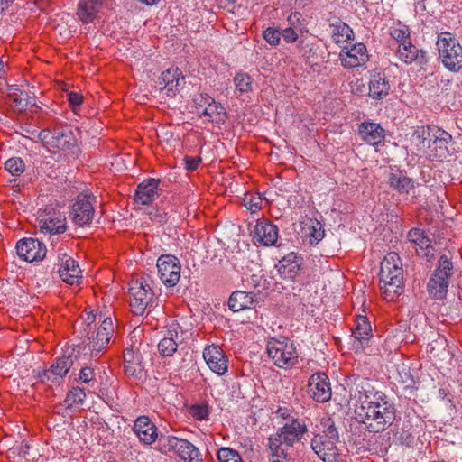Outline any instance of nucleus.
I'll use <instances>...</instances> for the list:
<instances>
[{"instance_id":"f257e3e1","label":"nucleus","mask_w":462,"mask_h":462,"mask_svg":"<svg viewBox=\"0 0 462 462\" xmlns=\"http://www.w3.org/2000/svg\"><path fill=\"white\" fill-rule=\"evenodd\" d=\"M350 396L355 402L357 416L370 432L384 431L393 423L396 413L394 404L385 393L375 390L368 379L355 377Z\"/></svg>"},{"instance_id":"f03ea898","label":"nucleus","mask_w":462,"mask_h":462,"mask_svg":"<svg viewBox=\"0 0 462 462\" xmlns=\"http://www.w3.org/2000/svg\"><path fill=\"white\" fill-rule=\"evenodd\" d=\"M452 135L437 126L418 127L411 135L416 150L430 160H443L450 155Z\"/></svg>"},{"instance_id":"7ed1b4c3","label":"nucleus","mask_w":462,"mask_h":462,"mask_svg":"<svg viewBox=\"0 0 462 462\" xmlns=\"http://www.w3.org/2000/svg\"><path fill=\"white\" fill-rule=\"evenodd\" d=\"M402 263L398 254H387L381 263L379 273L380 290L383 299L393 301L402 292Z\"/></svg>"},{"instance_id":"20e7f679","label":"nucleus","mask_w":462,"mask_h":462,"mask_svg":"<svg viewBox=\"0 0 462 462\" xmlns=\"http://www.w3.org/2000/svg\"><path fill=\"white\" fill-rule=\"evenodd\" d=\"M320 430L311 439V448L324 462H333L337 454L336 443L339 439L334 422L328 417L320 420Z\"/></svg>"},{"instance_id":"39448f33","label":"nucleus","mask_w":462,"mask_h":462,"mask_svg":"<svg viewBox=\"0 0 462 462\" xmlns=\"http://www.w3.org/2000/svg\"><path fill=\"white\" fill-rule=\"evenodd\" d=\"M269 358L280 368H288L298 361V352L293 342L285 337H272L266 343Z\"/></svg>"},{"instance_id":"423d86ee","label":"nucleus","mask_w":462,"mask_h":462,"mask_svg":"<svg viewBox=\"0 0 462 462\" xmlns=\"http://www.w3.org/2000/svg\"><path fill=\"white\" fill-rule=\"evenodd\" d=\"M439 59L444 67L452 72L462 69V46L449 32H442L437 41Z\"/></svg>"},{"instance_id":"0eeeda50","label":"nucleus","mask_w":462,"mask_h":462,"mask_svg":"<svg viewBox=\"0 0 462 462\" xmlns=\"http://www.w3.org/2000/svg\"><path fill=\"white\" fill-rule=\"evenodd\" d=\"M38 136L48 149H57L71 156H76L79 152L78 141L68 127L57 128L52 132L43 129Z\"/></svg>"},{"instance_id":"6e6552de","label":"nucleus","mask_w":462,"mask_h":462,"mask_svg":"<svg viewBox=\"0 0 462 462\" xmlns=\"http://www.w3.org/2000/svg\"><path fill=\"white\" fill-rule=\"evenodd\" d=\"M158 448L162 454L173 453L185 462H203L199 450L189 441L175 436H161Z\"/></svg>"},{"instance_id":"1a4fd4ad","label":"nucleus","mask_w":462,"mask_h":462,"mask_svg":"<svg viewBox=\"0 0 462 462\" xmlns=\"http://www.w3.org/2000/svg\"><path fill=\"white\" fill-rule=\"evenodd\" d=\"M78 353L75 347L69 346L64 350L61 356L58 357L49 369L39 370L37 377L45 383H58L68 374L78 359Z\"/></svg>"},{"instance_id":"9d476101","label":"nucleus","mask_w":462,"mask_h":462,"mask_svg":"<svg viewBox=\"0 0 462 462\" xmlns=\"http://www.w3.org/2000/svg\"><path fill=\"white\" fill-rule=\"evenodd\" d=\"M452 270L453 263L448 257L447 255L440 256L438 266L427 284L428 292L431 298L442 300L446 297Z\"/></svg>"},{"instance_id":"9b49d317","label":"nucleus","mask_w":462,"mask_h":462,"mask_svg":"<svg viewBox=\"0 0 462 462\" xmlns=\"http://www.w3.org/2000/svg\"><path fill=\"white\" fill-rule=\"evenodd\" d=\"M151 282L149 276H142L130 283V306L134 315H143L153 298Z\"/></svg>"},{"instance_id":"f8f14e48","label":"nucleus","mask_w":462,"mask_h":462,"mask_svg":"<svg viewBox=\"0 0 462 462\" xmlns=\"http://www.w3.org/2000/svg\"><path fill=\"white\" fill-rule=\"evenodd\" d=\"M197 114L207 121L217 125L226 122V112L225 107L206 93H200L193 98Z\"/></svg>"},{"instance_id":"ddd939ff","label":"nucleus","mask_w":462,"mask_h":462,"mask_svg":"<svg viewBox=\"0 0 462 462\" xmlns=\"http://www.w3.org/2000/svg\"><path fill=\"white\" fill-rule=\"evenodd\" d=\"M114 334L111 318H106L101 325L95 330L88 331L84 345V350L91 356H97L108 345Z\"/></svg>"},{"instance_id":"4468645a","label":"nucleus","mask_w":462,"mask_h":462,"mask_svg":"<svg viewBox=\"0 0 462 462\" xmlns=\"http://www.w3.org/2000/svg\"><path fill=\"white\" fill-rule=\"evenodd\" d=\"M96 198L91 194L80 193L70 208V218L79 226H89L95 216Z\"/></svg>"},{"instance_id":"2eb2a0df","label":"nucleus","mask_w":462,"mask_h":462,"mask_svg":"<svg viewBox=\"0 0 462 462\" xmlns=\"http://www.w3.org/2000/svg\"><path fill=\"white\" fill-rule=\"evenodd\" d=\"M158 276L167 287L175 286L180 278L181 264L180 260L172 254H163L157 259Z\"/></svg>"},{"instance_id":"dca6fc26","label":"nucleus","mask_w":462,"mask_h":462,"mask_svg":"<svg viewBox=\"0 0 462 462\" xmlns=\"http://www.w3.org/2000/svg\"><path fill=\"white\" fill-rule=\"evenodd\" d=\"M157 84L161 93L173 97L183 88L185 78L179 68L172 67L162 73Z\"/></svg>"},{"instance_id":"f3484780","label":"nucleus","mask_w":462,"mask_h":462,"mask_svg":"<svg viewBox=\"0 0 462 462\" xmlns=\"http://www.w3.org/2000/svg\"><path fill=\"white\" fill-rule=\"evenodd\" d=\"M341 65L347 69L364 66L369 60L366 46L364 43H356L342 47L339 53Z\"/></svg>"},{"instance_id":"a211bd4d","label":"nucleus","mask_w":462,"mask_h":462,"mask_svg":"<svg viewBox=\"0 0 462 462\" xmlns=\"http://www.w3.org/2000/svg\"><path fill=\"white\" fill-rule=\"evenodd\" d=\"M17 255L25 262L42 260L46 254V248L43 243L35 238H23L17 242Z\"/></svg>"},{"instance_id":"6ab92c4d","label":"nucleus","mask_w":462,"mask_h":462,"mask_svg":"<svg viewBox=\"0 0 462 462\" xmlns=\"http://www.w3.org/2000/svg\"><path fill=\"white\" fill-rule=\"evenodd\" d=\"M38 227L43 235L62 234L67 229L66 217L60 212H45L39 217Z\"/></svg>"},{"instance_id":"aec40b11","label":"nucleus","mask_w":462,"mask_h":462,"mask_svg":"<svg viewBox=\"0 0 462 462\" xmlns=\"http://www.w3.org/2000/svg\"><path fill=\"white\" fill-rule=\"evenodd\" d=\"M308 394L319 402H325L331 398L328 377L324 373H316L309 379Z\"/></svg>"},{"instance_id":"412c9836","label":"nucleus","mask_w":462,"mask_h":462,"mask_svg":"<svg viewBox=\"0 0 462 462\" xmlns=\"http://www.w3.org/2000/svg\"><path fill=\"white\" fill-rule=\"evenodd\" d=\"M203 358L208 368L217 375H223L227 372V357L220 346L217 345L206 346Z\"/></svg>"},{"instance_id":"4be33fe9","label":"nucleus","mask_w":462,"mask_h":462,"mask_svg":"<svg viewBox=\"0 0 462 462\" xmlns=\"http://www.w3.org/2000/svg\"><path fill=\"white\" fill-rule=\"evenodd\" d=\"M133 430L139 441L145 446L152 445L159 438L157 427L149 417L144 415L139 416L134 420Z\"/></svg>"},{"instance_id":"5701e85b","label":"nucleus","mask_w":462,"mask_h":462,"mask_svg":"<svg viewBox=\"0 0 462 462\" xmlns=\"http://www.w3.org/2000/svg\"><path fill=\"white\" fill-rule=\"evenodd\" d=\"M59 275L68 284H78L82 278L81 270L76 261L66 254L59 255Z\"/></svg>"},{"instance_id":"b1692460","label":"nucleus","mask_w":462,"mask_h":462,"mask_svg":"<svg viewBox=\"0 0 462 462\" xmlns=\"http://www.w3.org/2000/svg\"><path fill=\"white\" fill-rule=\"evenodd\" d=\"M301 264L302 258L296 253L291 252L279 261L276 268L281 278L292 281L298 275Z\"/></svg>"},{"instance_id":"393cba45","label":"nucleus","mask_w":462,"mask_h":462,"mask_svg":"<svg viewBox=\"0 0 462 462\" xmlns=\"http://www.w3.org/2000/svg\"><path fill=\"white\" fill-rule=\"evenodd\" d=\"M395 55L400 61L408 65L425 62V51L420 50L411 41L397 45Z\"/></svg>"},{"instance_id":"a878e982","label":"nucleus","mask_w":462,"mask_h":462,"mask_svg":"<svg viewBox=\"0 0 462 462\" xmlns=\"http://www.w3.org/2000/svg\"><path fill=\"white\" fill-rule=\"evenodd\" d=\"M254 239L263 246L273 245L278 239V228L267 221H258L254 230Z\"/></svg>"},{"instance_id":"bb28decb","label":"nucleus","mask_w":462,"mask_h":462,"mask_svg":"<svg viewBox=\"0 0 462 462\" xmlns=\"http://www.w3.org/2000/svg\"><path fill=\"white\" fill-rule=\"evenodd\" d=\"M306 430L307 428L303 421L293 420L281 428L276 434L285 442V445L291 447L300 440Z\"/></svg>"},{"instance_id":"cd10ccee","label":"nucleus","mask_w":462,"mask_h":462,"mask_svg":"<svg viewBox=\"0 0 462 462\" xmlns=\"http://www.w3.org/2000/svg\"><path fill=\"white\" fill-rule=\"evenodd\" d=\"M358 134L361 139L370 145L381 143L385 137V130L380 124L368 121L361 123Z\"/></svg>"},{"instance_id":"c85d7f7f","label":"nucleus","mask_w":462,"mask_h":462,"mask_svg":"<svg viewBox=\"0 0 462 462\" xmlns=\"http://www.w3.org/2000/svg\"><path fill=\"white\" fill-rule=\"evenodd\" d=\"M104 5V0H79L77 15L85 24L93 23Z\"/></svg>"},{"instance_id":"c756f323","label":"nucleus","mask_w":462,"mask_h":462,"mask_svg":"<svg viewBox=\"0 0 462 462\" xmlns=\"http://www.w3.org/2000/svg\"><path fill=\"white\" fill-rule=\"evenodd\" d=\"M159 180L149 179L141 182L135 190L134 199L142 205H148L158 198Z\"/></svg>"},{"instance_id":"7c9ffc66","label":"nucleus","mask_w":462,"mask_h":462,"mask_svg":"<svg viewBox=\"0 0 462 462\" xmlns=\"http://www.w3.org/2000/svg\"><path fill=\"white\" fill-rule=\"evenodd\" d=\"M408 240L414 245L418 255L421 257H430L432 255V247L430 240L425 236L424 231L420 228H413L408 233Z\"/></svg>"},{"instance_id":"2f4dec72","label":"nucleus","mask_w":462,"mask_h":462,"mask_svg":"<svg viewBox=\"0 0 462 462\" xmlns=\"http://www.w3.org/2000/svg\"><path fill=\"white\" fill-rule=\"evenodd\" d=\"M125 373L127 376L141 379L143 375V365L141 356L133 349L127 348L124 353Z\"/></svg>"},{"instance_id":"473e14b6","label":"nucleus","mask_w":462,"mask_h":462,"mask_svg":"<svg viewBox=\"0 0 462 462\" xmlns=\"http://www.w3.org/2000/svg\"><path fill=\"white\" fill-rule=\"evenodd\" d=\"M178 329L179 325L177 323L172 322L169 325V328L167 330V336H165L159 343H158V351L163 356H171L177 350L178 347Z\"/></svg>"},{"instance_id":"72a5a7b5","label":"nucleus","mask_w":462,"mask_h":462,"mask_svg":"<svg viewBox=\"0 0 462 462\" xmlns=\"http://www.w3.org/2000/svg\"><path fill=\"white\" fill-rule=\"evenodd\" d=\"M303 236L309 238L310 245H317L325 236L321 222L316 218H306L301 222Z\"/></svg>"},{"instance_id":"f704fd0d","label":"nucleus","mask_w":462,"mask_h":462,"mask_svg":"<svg viewBox=\"0 0 462 462\" xmlns=\"http://www.w3.org/2000/svg\"><path fill=\"white\" fill-rule=\"evenodd\" d=\"M372 332L371 325L365 316L359 315L356 318V327L353 330V346L357 350L370 338Z\"/></svg>"},{"instance_id":"c9c22d12","label":"nucleus","mask_w":462,"mask_h":462,"mask_svg":"<svg viewBox=\"0 0 462 462\" xmlns=\"http://www.w3.org/2000/svg\"><path fill=\"white\" fill-rule=\"evenodd\" d=\"M390 84L383 73L371 76L369 82V96L374 99H382L389 94Z\"/></svg>"},{"instance_id":"e433bc0d","label":"nucleus","mask_w":462,"mask_h":462,"mask_svg":"<svg viewBox=\"0 0 462 462\" xmlns=\"http://www.w3.org/2000/svg\"><path fill=\"white\" fill-rule=\"evenodd\" d=\"M254 305V295L243 291L233 292L228 300L229 309L234 312H238L245 309H250Z\"/></svg>"},{"instance_id":"4c0bfd02","label":"nucleus","mask_w":462,"mask_h":462,"mask_svg":"<svg viewBox=\"0 0 462 462\" xmlns=\"http://www.w3.org/2000/svg\"><path fill=\"white\" fill-rule=\"evenodd\" d=\"M269 451L272 462H287V448L290 446L279 438L278 434L270 436Z\"/></svg>"},{"instance_id":"58836bf2","label":"nucleus","mask_w":462,"mask_h":462,"mask_svg":"<svg viewBox=\"0 0 462 462\" xmlns=\"http://www.w3.org/2000/svg\"><path fill=\"white\" fill-rule=\"evenodd\" d=\"M330 27L331 37L337 44L347 43L354 39L353 30L346 23L338 21L332 23Z\"/></svg>"},{"instance_id":"ea45409f","label":"nucleus","mask_w":462,"mask_h":462,"mask_svg":"<svg viewBox=\"0 0 462 462\" xmlns=\"http://www.w3.org/2000/svg\"><path fill=\"white\" fill-rule=\"evenodd\" d=\"M388 181L389 185L400 193L408 194L414 188L413 180L401 171L391 173Z\"/></svg>"},{"instance_id":"a19ab883","label":"nucleus","mask_w":462,"mask_h":462,"mask_svg":"<svg viewBox=\"0 0 462 462\" xmlns=\"http://www.w3.org/2000/svg\"><path fill=\"white\" fill-rule=\"evenodd\" d=\"M394 379L404 390L416 388V380L411 374V368L403 363L396 365Z\"/></svg>"},{"instance_id":"79ce46f5","label":"nucleus","mask_w":462,"mask_h":462,"mask_svg":"<svg viewBox=\"0 0 462 462\" xmlns=\"http://www.w3.org/2000/svg\"><path fill=\"white\" fill-rule=\"evenodd\" d=\"M390 35L396 41L397 45L411 41L409 27L401 22L393 23L392 24L390 27Z\"/></svg>"},{"instance_id":"37998d69","label":"nucleus","mask_w":462,"mask_h":462,"mask_svg":"<svg viewBox=\"0 0 462 462\" xmlns=\"http://www.w3.org/2000/svg\"><path fill=\"white\" fill-rule=\"evenodd\" d=\"M86 393L83 389L79 387H74L67 394L64 403L67 408H79L85 400Z\"/></svg>"},{"instance_id":"c03bdc74","label":"nucleus","mask_w":462,"mask_h":462,"mask_svg":"<svg viewBox=\"0 0 462 462\" xmlns=\"http://www.w3.org/2000/svg\"><path fill=\"white\" fill-rule=\"evenodd\" d=\"M233 82L235 85L236 91L241 94L248 93L253 88V79L246 73H236L233 78Z\"/></svg>"},{"instance_id":"a18cd8bd","label":"nucleus","mask_w":462,"mask_h":462,"mask_svg":"<svg viewBox=\"0 0 462 462\" xmlns=\"http://www.w3.org/2000/svg\"><path fill=\"white\" fill-rule=\"evenodd\" d=\"M5 168L13 176H19L24 171L25 165L21 158L13 157L5 162Z\"/></svg>"},{"instance_id":"49530a36","label":"nucleus","mask_w":462,"mask_h":462,"mask_svg":"<svg viewBox=\"0 0 462 462\" xmlns=\"http://www.w3.org/2000/svg\"><path fill=\"white\" fill-rule=\"evenodd\" d=\"M243 202L248 210L252 213H255L261 209L263 199L260 194H245Z\"/></svg>"},{"instance_id":"de8ad7c7","label":"nucleus","mask_w":462,"mask_h":462,"mask_svg":"<svg viewBox=\"0 0 462 462\" xmlns=\"http://www.w3.org/2000/svg\"><path fill=\"white\" fill-rule=\"evenodd\" d=\"M219 462H243L239 453L229 448H222L217 451Z\"/></svg>"},{"instance_id":"09e8293b","label":"nucleus","mask_w":462,"mask_h":462,"mask_svg":"<svg viewBox=\"0 0 462 462\" xmlns=\"http://www.w3.org/2000/svg\"><path fill=\"white\" fill-rule=\"evenodd\" d=\"M14 102L16 104V106L19 110L27 109L28 107H32L36 104V100L34 97L29 96L27 93L21 92L18 96L14 95L13 97Z\"/></svg>"},{"instance_id":"8fccbe9b","label":"nucleus","mask_w":462,"mask_h":462,"mask_svg":"<svg viewBox=\"0 0 462 462\" xmlns=\"http://www.w3.org/2000/svg\"><path fill=\"white\" fill-rule=\"evenodd\" d=\"M263 38L272 46H277L281 42V31L279 28L267 27L263 32Z\"/></svg>"},{"instance_id":"3c124183","label":"nucleus","mask_w":462,"mask_h":462,"mask_svg":"<svg viewBox=\"0 0 462 462\" xmlns=\"http://www.w3.org/2000/svg\"><path fill=\"white\" fill-rule=\"evenodd\" d=\"M191 416L198 420H202L208 418L209 411L208 407L206 404H195L190 408Z\"/></svg>"},{"instance_id":"603ef678","label":"nucleus","mask_w":462,"mask_h":462,"mask_svg":"<svg viewBox=\"0 0 462 462\" xmlns=\"http://www.w3.org/2000/svg\"><path fill=\"white\" fill-rule=\"evenodd\" d=\"M281 31V38L286 42V43H294L297 42L299 38V32L300 30L295 29L293 27H286L284 29H280Z\"/></svg>"},{"instance_id":"864d4df0","label":"nucleus","mask_w":462,"mask_h":462,"mask_svg":"<svg viewBox=\"0 0 462 462\" xmlns=\"http://www.w3.org/2000/svg\"><path fill=\"white\" fill-rule=\"evenodd\" d=\"M67 97L71 109L77 113L82 104V96L78 92L71 91L67 94Z\"/></svg>"},{"instance_id":"5fc2aeb1","label":"nucleus","mask_w":462,"mask_h":462,"mask_svg":"<svg viewBox=\"0 0 462 462\" xmlns=\"http://www.w3.org/2000/svg\"><path fill=\"white\" fill-rule=\"evenodd\" d=\"M152 221L160 225L165 223L168 219L167 212L163 209L153 208L149 213Z\"/></svg>"},{"instance_id":"6e6d98bb","label":"nucleus","mask_w":462,"mask_h":462,"mask_svg":"<svg viewBox=\"0 0 462 462\" xmlns=\"http://www.w3.org/2000/svg\"><path fill=\"white\" fill-rule=\"evenodd\" d=\"M447 340L444 337L439 338V340L435 341L433 344L430 345V353L433 355L434 356H439V349L442 350V353H446V347H447Z\"/></svg>"},{"instance_id":"4d7b16f0","label":"nucleus","mask_w":462,"mask_h":462,"mask_svg":"<svg viewBox=\"0 0 462 462\" xmlns=\"http://www.w3.org/2000/svg\"><path fill=\"white\" fill-rule=\"evenodd\" d=\"M301 16H302L301 14L299 12L291 13L287 18V22L289 23L288 27H293L295 29L301 31V26H302Z\"/></svg>"},{"instance_id":"13d9d810","label":"nucleus","mask_w":462,"mask_h":462,"mask_svg":"<svg viewBox=\"0 0 462 462\" xmlns=\"http://www.w3.org/2000/svg\"><path fill=\"white\" fill-rule=\"evenodd\" d=\"M94 378V370L89 366L80 368L79 379L83 383H89Z\"/></svg>"},{"instance_id":"bf43d9fd","label":"nucleus","mask_w":462,"mask_h":462,"mask_svg":"<svg viewBox=\"0 0 462 462\" xmlns=\"http://www.w3.org/2000/svg\"><path fill=\"white\" fill-rule=\"evenodd\" d=\"M184 161H185L186 169L189 171L196 170L201 162V159L199 157L186 156L184 158Z\"/></svg>"},{"instance_id":"052dcab7","label":"nucleus","mask_w":462,"mask_h":462,"mask_svg":"<svg viewBox=\"0 0 462 462\" xmlns=\"http://www.w3.org/2000/svg\"><path fill=\"white\" fill-rule=\"evenodd\" d=\"M14 0H0V14L9 8Z\"/></svg>"},{"instance_id":"680f3d73","label":"nucleus","mask_w":462,"mask_h":462,"mask_svg":"<svg viewBox=\"0 0 462 462\" xmlns=\"http://www.w3.org/2000/svg\"><path fill=\"white\" fill-rule=\"evenodd\" d=\"M96 319V316L92 313H88L85 319V321L88 323V326H90L92 322H94Z\"/></svg>"},{"instance_id":"e2e57ef3","label":"nucleus","mask_w":462,"mask_h":462,"mask_svg":"<svg viewBox=\"0 0 462 462\" xmlns=\"http://www.w3.org/2000/svg\"><path fill=\"white\" fill-rule=\"evenodd\" d=\"M4 69V62L2 59L0 58V72Z\"/></svg>"}]
</instances>
